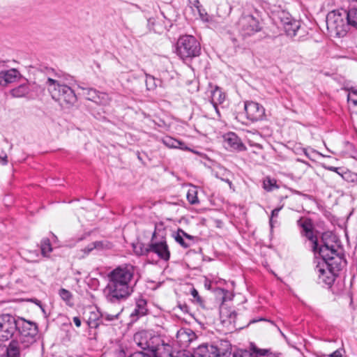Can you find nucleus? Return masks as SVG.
<instances>
[{
    "mask_svg": "<svg viewBox=\"0 0 357 357\" xmlns=\"http://www.w3.org/2000/svg\"><path fill=\"white\" fill-rule=\"evenodd\" d=\"M135 271L134 266L126 264L119 266L108 273V282L103 291L108 302L120 303L132 294Z\"/></svg>",
    "mask_w": 357,
    "mask_h": 357,
    "instance_id": "nucleus-1",
    "label": "nucleus"
},
{
    "mask_svg": "<svg viewBox=\"0 0 357 357\" xmlns=\"http://www.w3.org/2000/svg\"><path fill=\"white\" fill-rule=\"evenodd\" d=\"M176 53L182 60H192L200 55V43L192 35L181 36L176 42Z\"/></svg>",
    "mask_w": 357,
    "mask_h": 357,
    "instance_id": "nucleus-2",
    "label": "nucleus"
},
{
    "mask_svg": "<svg viewBox=\"0 0 357 357\" xmlns=\"http://www.w3.org/2000/svg\"><path fill=\"white\" fill-rule=\"evenodd\" d=\"M346 10L341 9L330 12L326 16V26L331 35L344 36L349 30Z\"/></svg>",
    "mask_w": 357,
    "mask_h": 357,
    "instance_id": "nucleus-3",
    "label": "nucleus"
},
{
    "mask_svg": "<svg viewBox=\"0 0 357 357\" xmlns=\"http://www.w3.org/2000/svg\"><path fill=\"white\" fill-rule=\"evenodd\" d=\"M16 325L17 331L19 333L16 340L21 343L22 347H29L36 342L38 328L35 322L26 321L23 318H17Z\"/></svg>",
    "mask_w": 357,
    "mask_h": 357,
    "instance_id": "nucleus-4",
    "label": "nucleus"
},
{
    "mask_svg": "<svg viewBox=\"0 0 357 357\" xmlns=\"http://www.w3.org/2000/svg\"><path fill=\"white\" fill-rule=\"evenodd\" d=\"M321 257L319 261L322 266L337 274L341 268L342 257L339 255L333 245H329L324 241V245L319 246L317 254Z\"/></svg>",
    "mask_w": 357,
    "mask_h": 357,
    "instance_id": "nucleus-5",
    "label": "nucleus"
},
{
    "mask_svg": "<svg viewBox=\"0 0 357 357\" xmlns=\"http://www.w3.org/2000/svg\"><path fill=\"white\" fill-rule=\"evenodd\" d=\"M231 345L227 340H222L219 346L204 344L193 351L192 357H230Z\"/></svg>",
    "mask_w": 357,
    "mask_h": 357,
    "instance_id": "nucleus-6",
    "label": "nucleus"
},
{
    "mask_svg": "<svg viewBox=\"0 0 357 357\" xmlns=\"http://www.w3.org/2000/svg\"><path fill=\"white\" fill-rule=\"evenodd\" d=\"M49 93L52 98L59 102L61 105L73 106L77 100V96L70 86L61 82L54 89H50Z\"/></svg>",
    "mask_w": 357,
    "mask_h": 357,
    "instance_id": "nucleus-7",
    "label": "nucleus"
},
{
    "mask_svg": "<svg viewBox=\"0 0 357 357\" xmlns=\"http://www.w3.org/2000/svg\"><path fill=\"white\" fill-rule=\"evenodd\" d=\"M300 228V234L311 243L312 251L316 255L319 249L318 238L314 232V225L312 220L308 218H300L296 222Z\"/></svg>",
    "mask_w": 357,
    "mask_h": 357,
    "instance_id": "nucleus-8",
    "label": "nucleus"
},
{
    "mask_svg": "<svg viewBox=\"0 0 357 357\" xmlns=\"http://www.w3.org/2000/svg\"><path fill=\"white\" fill-rule=\"evenodd\" d=\"M17 318L9 314L0 315V341L10 340L17 331Z\"/></svg>",
    "mask_w": 357,
    "mask_h": 357,
    "instance_id": "nucleus-9",
    "label": "nucleus"
},
{
    "mask_svg": "<svg viewBox=\"0 0 357 357\" xmlns=\"http://www.w3.org/2000/svg\"><path fill=\"white\" fill-rule=\"evenodd\" d=\"M156 232L154 231L151 243L149 244V250L150 253H155L160 259L165 261L170 258V251L165 238H162L160 241H156Z\"/></svg>",
    "mask_w": 357,
    "mask_h": 357,
    "instance_id": "nucleus-10",
    "label": "nucleus"
},
{
    "mask_svg": "<svg viewBox=\"0 0 357 357\" xmlns=\"http://www.w3.org/2000/svg\"><path fill=\"white\" fill-rule=\"evenodd\" d=\"M36 68L40 72L44 73L47 77L45 86L48 91H50V89H54L56 87V86H58V84L62 82L63 74L61 71L42 65H40L38 67Z\"/></svg>",
    "mask_w": 357,
    "mask_h": 357,
    "instance_id": "nucleus-11",
    "label": "nucleus"
},
{
    "mask_svg": "<svg viewBox=\"0 0 357 357\" xmlns=\"http://www.w3.org/2000/svg\"><path fill=\"white\" fill-rule=\"evenodd\" d=\"M244 108L247 118L251 121H261L265 117V109L256 102H245Z\"/></svg>",
    "mask_w": 357,
    "mask_h": 357,
    "instance_id": "nucleus-12",
    "label": "nucleus"
},
{
    "mask_svg": "<svg viewBox=\"0 0 357 357\" xmlns=\"http://www.w3.org/2000/svg\"><path fill=\"white\" fill-rule=\"evenodd\" d=\"M241 31L243 36H249L260 31L259 21L252 15H247L240 20Z\"/></svg>",
    "mask_w": 357,
    "mask_h": 357,
    "instance_id": "nucleus-13",
    "label": "nucleus"
},
{
    "mask_svg": "<svg viewBox=\"0 0 357 357\" xmlns=\"http://www.w3.org/2000/svg\"><path fill=\"white\" fill-rule=\"evenodd\" d=\"M83 91V95L86 99L93 101L99 105H107L109 102V95L106 93L100 92L93 88H84L79 86Z\"/></svg>",
    "mask_w": 357,
    "mask_h": 357,
    "instance_id": "nucleus-14",
    "label": "nucleus"
},
{
    "mask_svg": "<svg viewBox=\"0 0 357 357\" xmlns=\"http://www.w3.org/2000/svg\"><path fill=\"white\" fill-rule=\"evenodd\" d=\"M314 270L318 275V282L319 284H326L328 287L332 285L335 281L336 273L322 266L319 261Z\"/></svg>",
    "mask_w": 357,
    "mask_h": 357,
    "instance_id": "nucleus-15",
    "label": "nucleus"
},
{
    "mask_svg": "<svg viewBox=\"0 0 357 357\" xmlns=\"http://www.w3.org/2000/svg\"><path fill=\"white\" fill-rule=\"evenodd\" d=\"M224 142L226 149L236 150L238 151H245V146L243 144L241 139L234 132H228L224 135Z\"/></svg>",
    "mask_w": 357,
    "mask_h": 357,
    "instance_id": "nucleus-16",
    "label": "nucleus"
},
{
    "mask_svg": "<svg viewBox=\"0 0 357 357\" xmlns=\"http://www.w3.org/2000/svg\"><path fill=\"white\" fill-rule=\"evenodd\" d=\"M148 313L147 301L142 296L135 299V307L130 313V317L132 321H137L140 317Z\"/></svg>",
    "mask_w": 357,
    "mask_h": 357,
    "instance_id": "nucleus-17",
    "label": "nucleus"
},
{
    "mask_svg": "<svg viewBox=\"0 0 357 357\" xmlns=\"http://www.w3.org/2000/svg\"><path fill=\"white\" fill-rule=\"evenodd\" d=\"M282 28L286 34L290 37L295 36L300 27L299 22L289 17L281 19Z\"/></svg>",
    "mask_w": 357,
    "mask_h": 357,
    "instance_id": "nucleus-18",
    "label": "nucleus"
},
{
    "mask_svg": "<svg viewBox=\"0 0 357 357\" xmlns=\"http://www.w3.org/2000/svg\"><path fill=\"white\" fill-rule=\"evenodd\" d=\"M346 13L349 26L357 29V0H349V6Z\"/></svg>",
    "mask_w": 357,
    "mask_h": 357,
    "instance_id": "nucleus-19",
    "label": "nucleus"
},
{
    "mask_svg": "<svg viewBox=\"0 0 357 357\" xmlns=\"http://www.w3.org/2000/svg\"><path fill=\"white\" fill-rule=\"evenodd\" d=\"M20 76V73L15 68L0 72V86H6L10 83L14 82Z\"/></svg>",
    "mask_w": 357,
    "mask_h": 357,
    "instance_id": "nucleus-20",
    "label": "nucleus"
},
{
    "mask_svg": "<svg viewBox=\"0 0 357 357\" xmlns=\"http://www.w3.org/2000/svg\"><path fill=\"white\" fill-rule=\"evenodd\" d=\"M225 100V93L219 86H215L214 89H213L211 92V102L218 115H220V112L218 109V105L222 104Z\"/></svg>",
    "mask_w": 357,
    "mask_h": 357,
    "instance_id": "nucleus-21",
    "label": "nucleus"
},
{
    "mask_svg": "<svg viewBox=\"0 0 357 357\" xmlns=\"http://www.w3.org/2000/svg\"><path fill=\"white\" fill-rule=\"evenodd\" d=\"M27 347H22L20 342L16 340H13L5 348V355L6 357H20V351Z\"/></svg>",
    "mask_w": 357,
    "mask_h": 357,
    "instance_id": "nucleus-22",
    "label": "nucleus"
},
{
    "mask_svg": "<svg viewBox=\"0 0 357 357\" xmlns=\"http://www.w3.org/2000/svg\"><path fill=\"white\" fill-rule=\"evenodd\" d=\"M103 317L104 315L100 311H91L89 312L87 324L90 328H96L103 323Z\"/></svg>",
    "mask_w": 357,
    "mask_h": 357,
    "instance_id": "nucleus-23",
    "label": "nucleus"
},
{
    "mask_svg": "<svg viewBox=\"0 0 357 357\" xmlns=\"http://www.w3.org/2000/svg\"><path fill=\"white\" fill-rule=\"evenodd\" d=\"M134 342L141 349L146 350L150 348L149 335L146 331H140L134 335Z\"/></svg>",
    "mask_w": 357,
    "mask_h": 357,
    "instance_id": "nucleus-24",
    "label": "nucleus"
},
{
    "mask_svg": "<svg viewBox=\"0 0 357 357\" xmlns=\"http://www.w3.org/2000/svg\"><path fill=\"white\" fill-rule=\"evenodd\" d=\"M162 143L168 148L180 149L182 150L188 149L185 144L172 137L167 136L162 139Z\"/></svg>",
    "mask_w": 357,
    "mask_h": 357,
    "instance_id": "nucleus-25",
    "label": "nucleus"
},
{
    "mask_svg": "<svg viewBox=\"0 0 357 357\" xmlns=\"http://www.w3.org/2000/svg\"><path fill=\"white\" fill-rule=\"evenodd\" d=\"M220 317L223 322L228 321L235 326L237 313L231 309L222 308L220 310Z\"/></svg>",
    "mask_w": 357,
    "mask_h": 357,
    "instance_id": "nucleus-26",
    "label": "nucleus"
},
{
    "mask_svg": "<svg viewBox=\"0 0 357 357\" xmlns=\"http://www.w3.org/2000/svg\"><path fill=\"white\" fill-rule=\"evenodd\" d=\"M29 87L28 84H22L11 91V93L14 97L20 98L28 94Z\"/></svg>",
    "mask_w": 357,
    "mask_h": 357,
    "instance_id": "nucleus-27",
    "label": "nucleus"
},
{
    "mask_svg": "<svg viewBox=\"0 0 357 357\" xmlns=\"http://www.w3.org/2000/svg\"><path fill=\"white\" fill-rule=\"evenodd\" d=\"M194 336L195 333L191 331L187 332L184 330H180L177 333V338L181 342H190Z\"/></svg>",
    "mask_w": 357,
    "mask_h": 357,
    "instance_id": "nucleus-28",
    "label": "nucleus"
},
{
    "mask_svg": "<svg viewBox=\"0 0 357 357\" xmlns=\"http://www.w3.org/2000/svg\"><path fill=\"white\" fill-rule=\"evenodd\" d=\"M115 356L116 357H152L151 355L147 354L142 351H137L132 354H130L129 356H127L126 351L123 349H119V350H116L115 352Z\"/></svg>",
    "mask_w": 357,
    "mask_h": 357,
    "instance_id": "nucleus-29",
    "label": "nucleus"
},
{
    "mask_svg": "<svg viewBox=\"0 0 357 357\" xmlns=\"http://www.w3.org/2000/svg\"><path fill=\"white\" fill-rule=\"evenodd\" d=\"M40 249L41 253L44 257H47L52 251V247L49 238H45L42 239Z\"/></svg>",
    "mask_w": 357,
    "mask_h": 357,
    "instance_id": "nucleus-30",
    "label": "nucleus"
},
{
    "mask_svg": "<svg viewBox=\"0 0 357 357\" xmlns=\"http://www.w3.org/2000/svg\"><path fill=\"white\" fill-rule=\"evenodd\" d=\"M133 248L135 252L137 255H146L149 256L150 254V250H149V245L145 246L144 244L142 243H137L135 245H133Z\"/></svg>",
    "mask_w": 357,
    "mask_h": 357,
    "instance_id": "nucleus-31",
    "label": "nucleus"
},
{
    "mask_svg": "<svg viewBox=\"0 0 357 357\" xmlns=\"http://www.w3.org/2000/svg\"><path fill=\"white\" fill-rule=\"evenodd\" d=\"M59 294L61 299L63 300L68 305H73L71 303L73 295L68 290L61 288L59 291Z\"/></svg>",
    "mask_w": 357,
    "mask_h": 357,
    "instance_id": "nucleus-32",
    "label": "nucleus"
},
{
    "mask_svg": "<svg viewBox=\"0 0 357 357\" xmlns=\"http://www.w3.org/2000/svg\"><path fill=\"white\" fill-rule=\"evenodd\" d=\"M187 199L191 204H196L199 203L197 198V192L195 189H190L187 193Z\"/></svg>",
    "mask_w": 357,
    "mask_h": 357,
    "instance_id": "nucleus-33",
    "label": "nucleus"
},
{
    "mask_svg": "<svg viewBox=\"0 0 357 357\" xmlns=\"http://www.w3.org/2000/svg\"><path fill=\"white\" fill-rule=\"evenodd\" d=\"M174 238H175V241L178 244H180L183 248H188L190 247V242H187L185 240L184 237L181 235V234H180V231L178 229L176 232V234Z\"/></svg>",
    "mask_w": 357,
    "mask_h": 357,
    "instance_id": "nucleus-34",
    "label": "nucleus"
},
{
    "mask_svg": "<svg viewBox=\"0 0 357 357\" xmlns=\"http://www.w3.org/2000/svg\"><path fill=\"white\" fill-rule=\"evenodd\" d=\"M154 82V77L146 74V84L149 90L153 89L156 86Z\"/></svg>",
    "mask_w": 357,
    "mask_h": 357,
    "instance_id": "nucleus-35",
    "label": "nucleus"
},
{
    "mask_svg": "<svg viewBox=\"0 0 357 357\" xmlns=\"http://www.w3.org/2000/svg\"><path fill=\"white\" fill-rule=\"evenodd\" d=\"M191 295L193 297V298L196 301L197 303H199L200 305H202L204 304V301L202 298V297L199 296V292L195 288H192L191 289Z\"/></svg>",
    "mask_w": 357,
    "mask_h": 357,
    "instance_id": "nucleus-36",
    "label": "nucleus"
},
{
    "mask_svg": "<svg viewBox=\"0 0 357 357\" xmlns=\"http://www.w3.org/2000/svg\"><path fill=\"white\" fill-rule=\"evenodd\" d=\"M93 248L96 250H102L104 248H109V243L105 241H94L93 242Z\"/></svg>",
    "mask_w": 357,
    "mask_h": 357,
    "instance_id": "nucleus-37",
    "label": "nucleus"
},
{
    "mask_svg": "<svg viewBox=\"0 0 357 357\" xmlns=\"http://www.w3.org/2000/svg\"><path fill=\"white\" fill-rule=\"evenodd\" d=\"M178 230L180 231V234H181V235L184 237L185 240L187 242H190V245H191L194 242L195 237L193 236H191V235L187 234L183 229H178Z\"/></svg>",
    "mask_w": 357,
    "mask_h": 357,
    "instance_id": "nucleus-38",
    "label": "nucleus"
},
{
    "mask_svg": "<svg viewBox=\"0 0 357 357\" xmlns=\"http://www.w3.org/2000/svg\"><path fill=\"white\" fill-rule=\"evenodd\" d=\"M93 250H95V248H93V244L92 242L91 243L89 244L86 247H85L84 249L81 250V252H84V255H82L81 257L84 258Z\"/></svg>",
    "mask_w": 357,
    "mask_h": 357,
    "instance_id": "nucleus-39",
    "label": "nucleus"
},
{
    "mask_svg": "<svg viewBox=\"0 0 357 357\" xmlns=\"http://www.w3.org/2000/svg\"><path fill=\"white\" fill-rule=\"evenodd\" d=\"M282 208V206L278 207V208H275V209H273L272 211L271 215V218H270V220H269L270 225H271V227H273V219L274 218H277L278 216L279 212L280 211Z\"/></svg>",
    "mask_w": 357,
    "mask_h": 357,
    "instance_id": "nucleus-40",
    "label": "nucleus"
},
{
    "mask_svg": "<svg viewBox=\"0 0 357 357\" xmlns=\"http://www.w3.org/2000/svg\"><path fill=\"white\" fill-rule=\"evenodd\" d=\"M104 315L103 320L107 321H112L119 318V313L116 314H102Z\"/></svg>",
    "mask_w": 357,
    "mask_h": 357,
    "instance_id": "nucleus-41",
    "label": "nucleus"
},
{
    "mask_svg": "<svg viewBox=\"0 0 357 357\" xmlns=\"http://www.w3.org/2000/svg\"><path fill=\"white\" fill-rule=\"evenodd\" d=\"M342 349H337L333 351L331 354L328 355L329 357H342Z\"/></svg>",
    "mask_w": 357,
    "mask_h": 357,
    "instance_id": "nucleus-42",
    "label": "nucleus"
},
{
    "mask_svg": "<svg viewBox=\"0 0 357 357\" xmlns=\"http://www.w3.org/2000/svg\"><path fill=\"white\" fill-rule=\"evenodd\" d=\"M0 162H1L3 165H6L8 162L7 155L3 151L0 153Z\"/></svg>",
    "mask_w": 357,
    "mask_h": 357,
    "instance_id": "nucleus-43",
    "label": "nucleus"
},
{
    "mask_svg": "<svg viewBox=\"0 0 357 357\" xmlns=\"http://www.w3.org/2000/svg\"><path fill=\"white\" fill-rule=\"evenodd\" d=\"M347 100L349 102L352 103L354 106H357V99L353 98L350 93L348 95Z\"/></svg>",
    "mask_w": 357,
    "mask_h": 357,
    "instance_id": "nucleus-44",
    "label": "nucleus"
},
{
    "mask_svg": "<svg viewBox=\"0 0 357 357\" xmlns=\"http://www.w3.org/2000/svg\"><path fill=\"white\" fill-rule=\"evenodd\" d=\"M176 357H191V355L185 351H181L178 352Z\"/></svg>",
    "mask_w": 357,
    "mask_h": 357,
    "instance_id": "nucleus-45",
    "label": "nucleus"
},
{
    "mask_svg": "<svg viewBox=\"0 0 357 357\" xmlns=\"http://www.w3.org/2000/svg\"><path fill=\"white\" fill-rule=\"evenodd\" d=\"M73 322L77 327H79L81 326V321L77 317H73Z\"/></svg>",
    "mask_w": 357,
    "mask_h": 357,
    "instance_id": "nucleus-46",
    "label": "nucleus"
},
{
    "mask_svg": "<svg viewBox=\"0 0 357 357\" xmlns=\"http://www.w3.org/2000/svg\"><path fill=\"white\" fill-rule=\"evenodd\" d=\"M325 168H326V169L330 170V171H332V172H334L339 173V172H338V169H339V168H338V167H333V166H329V167H325Z\"/></svg>",
    "mask_w": 357,
    "mask_h": 357,
    "instance_id": "nucleus-47",
    "label": "nucleus"
},
{
    "mask_svg": "<svg viewBox=\"0 0 357 357\" xmlns=\"http://www.w3.org/2000/svg\"><path fill=\"white\" fill-rule=\"evenodd\" d=\"M193 6L196 7L199 11H200L199 7L201 6V4L199 0H195L193 2Z\"/></svg>",
    "mask_w": 357,
    "mask_h": 357,
    "instance_id": "nucleus-48",
    "label": "nucleus"
},
{
    "mask_svg": "<svg viewBox=\"0 0 357 357\" xmlns=\"http://www.w3.org/2000/svg\"><path fill=\"white\" fill-rule=\"evenodd\" d=\"M178 306L181 309V310H183V312L188 311V307L186 304H183V305L180 304Z\"/></svg>",
    "mask_w": 357,
    "mask_h": 357,
    "instance_id": "nucleus-49",
    "label": "nucleus"
},
{
    "mask_svg": "<svg viewBox=\"0 0 357 357\" xmlns=\"http://www.w3.org/2000/svg\"><path fill=\"white\" fill-rule=\"evenodd\" d=\"M5 347H0V357H6L5 355Z\"/></svg>",
    "mask_w": 357,
    "mask_h": 357,
    "instance_id": "nucleus-50",
    "label": "nucleus"
},
{
    "mask_svg": "<svg viewBox=\"0 0 357 357\" xmlns=\"http://www.w3.org/2000/svg\"><path fill=\"white\" fill-rule=\"evenodd\" d=\"M352 93L354 95H356L357 96V89H354V88H351L350 89V94Z\"/></svg>",
    "mask_w": 357,
    "mask_h": 357,
    "instance_id": "nucleus-51",
    "label": "nucleus"
},
{
    "mask_svg": "<svg viewBox=\"0 0 357 357\" xmlns=\"http://www.w3.org/2000/svg\"><path fill=\"white\" fill-rule=\"evenodd\" d=\"M224 181L227 183V184H229L230 188H232L233 184L231 181L229 179H225Z\"/></svg>",
    "mask_w": 357,
    "mask_h": 357,
    "instance_id": "nucleus-52",
    "label": "nucleus"
},
{
    "mask_svg": "<svg viewBox=\"0 0 357 357\" xmlns=\"http://www.w3.org/2000/svg\"><path fill=\"white\" fill-rule=\"evenodd\" d=\"M257 321V320L253 319V320L250 321L249 324L255 323Z\"/></svg>",
    "mask_w": 357,
    "mask_h": 357,
    "instance_id": "nucleus-53",
    "label": "nucleus"
},
{
    "mask_svg": "<svg viewBox=\"0 0 357 357\" xmlns=\"http://www.w3.org/2000/svg\"><path fill=\"white\" fill-rule=\"evenodd\" d=\"M278 330L280 331V332L282 334V335L284 336V333H282V332L280 330V328H278Z\"/></svg>",
    "mask_w": 357,
    "mask_h": 357,
    "instance_id": "nucleus-54",
    "label": "nucleus"
},
{
    "mask_svg": "<svg viewBox=\"0 0 357 357\" xmlns=\"http://www.w3.org/2000/svg\"><path fill=\"white\" fill-rule=\"evenodd\" d=\"M259 320L260 321H265L266 319H260Z\"/></svg>",
    "mask_w": 357,
    "mask_h": 357,
    "instance_id": "nucleus-55",
    "label": "nucleus"
}]
</instances>
